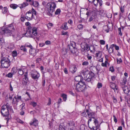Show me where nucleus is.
Returning <instances> with one entry per match:
<instances>
[{"mask_svg": "<svg viewBox=\"0 0 130 130\" xmlns=\"http://www.w3.org/2000/svg\"><path fill=\"white\" fill-rule=\"evenodd\" d=\"M81 73L84 75V80L88 83H87V85L90 87V86L92 85L93 82V78L94 76V73L93 72H90L86 69L82 70Z\"/></svg>", "mask_w": 130, "mask_h": 130, "instance_id": "obj_1", "label": "nucleus"}, {"mask_svg": "<svg viewBox=\"0 0 130 130\" xmlns=\"http://www.w3.org/2000/svg\"><path fill=\"white\" fill-rule=\"evenodd\" d=\"M56 5L55 2H49L46 5L45 9L47 10V14L49 16H52V13L54 11Z\"/></svg>", "mask_w": 130, "mask_h": 130, "instance_id": "obj_2", "label": "nucleus"}, {"mask_svg": "<svg viewBox=\"0 0 130 130\" xmlns=\"http://www.w3.org/2000/svg\"><path fill=\"white\" fill-rule=\"evenodd\" d=\"M9 56L7 55L5 57L2 56L1 58L0 62L1 66L3 68H8L10 65V61L9 58Z\"/></svg>", "mask_w": 130, "mask_h": 130, "instance_id": "obj_3", "label": "nucleus"}, {"mask_svg": "<svg viewBox=\"0 0 130 130\" xmlns=\"http://www.w3.org/2000/svg\"><path fill=\"white\" fill-rule=\"evenodd\" d=\"M11 109V107L8 103L3 105L1 110V115L3 117H7L9 115V109Z\"/></svg>", "mask_w": 130, "mask_h": 130, "instance_id": "obj_4", "label": "nucleus"}, {"mask_svg": "<svg viewBox=\"0 0 130 130\" xmlns=\"http://www.w3.org/2000/svg\"><path fill=\"white\" fill-rule=\"evenodd\" d=\"M14 29L13 25L10 24L7 27L2 29V33L4 34H6L8 36H11L12 32Z\"/></svg>", "mask_w": 130, "mask_h": 130, "instance_id": "obj_5", "label": "nucleus"}, {"mask_svg": "<svg viewBox=\"0 0 130 130\" xmlns=\"http://www.w3.org/2000/svg\"><path fill=\"white\" fill-rule=\"evenodd\" d=\"M82 115L84 117H88L89 119L88 120V125L89 122L91 121L92 119H93L94 118V113L89 111V110L87 109L86 111H84L82 113Z\"/></svg>", "mask_w": 130, "mask_h": 130, "instance_id": "obj_6", "label": "nucleus"}, {"mask_svg": "<svg viewBox=\"0 0 130 130\" xmlns=\"http://www.w3.org/2000/svg\"><path fill=\"white\" fill-rule=\"evenodd\" d=\"M36 15L37 12L33 8H32L31 10H30L27 11L25 14L26 19L28 21L31 20L34 18V15Z\"/></svg>", "mask_w": 130, "mask_h": 130, "instance_id": "obj_7", "label": "nucleus"}, {"mask_svg": "<svg viewBox=\"0 0 130 130\" xmlns=\"http://www.w3.org/2000/svg\"><path fill=\"white\" fill-rule=\"evenodd\" d=\"M86 85L82 82L78 83L76 86V90L78 92H83L86 88Z\"/></svg>", "mask_w": 130, "mask_h": 130, "instance_id": "obj_8", "label": "nucleus"}, {"mask_svg": "<svg viewBox=\"0 0 130 130\" xmlns=\"http://www.w3.org/2000/svg\"><path fill=\"white\" fill-rule=\"evenodd\" d=\"M30 74L32 79L36 81H37L40 76L39 73L35 70H31Z\"/></svg>", "mask_w": 130, "mask_h": 130, "instance_id": "obj_9", "label": "nucleus"}, {"mask_svg": "<svg viewBox=\"0 0 130 130\" xmlns=\"http://www.w3.org/2000/svg\"><path fill=\"white\" fill-rule=\"evenodd\" d=\"M29 29H31L29 31V36L30 37L34 38V36H36L37 34V29L35 27H32L29 26L28 27Z\"/></svg>", "mask_w": 130, "mask_h": 130, "instance_id": "obj_10", "label": "nucleus"}, {"mask_svg": "<svg viewBox=\"0 0 130 130\" xmlns=\"http://www.w3.org/2000/svg\"><path fill=\"white\" fill-rule=\"evenodd\" d=\"M67 126L68 130H74L76 127L75 123L73 120L69 121L67 123Z\"/></svg>", "mask_w": 130, "mask_h": 130, "instance_id": "obj_11", "label": "nucleus"}, {"mask_svg": "<svg viewBox=\"0 0 130 130\" xmlns=\"http://www.w3.org/2000/svg\"><path fill=\"white\" fill-rule=\"evenodd\" d=\"M68 47L70 51L72 53H74L76 51V46L74 43H70V44L69 45Z\"/></svg>", "mask_w": 130, "mask_h": 130, "instance_id": "obj_12", "label": "nucleus"}, {"mask_svg": "<svg viewBox=\"0 0 130 130\" xmlns=\"http://www.w3.org/2000/svg\"><path fill=\"white\" fill-rule=\"evenodd\" d=\"M38 121L35 118H34L32 121L30 122L29 123L30 125H32L35 126H37L38 124Z\"/></svg>", "mask_w": 130, "mask_h": 130, "instance_id": "obj_13", "label": "nucleus"}, {"mask_svg": "<svg viewBox=\"0 0 130 130\" xmlns=\"http://www.w3.org/2000/svg\"><path fill=\"white\" fill-rule=\"evenodd\" d=\"M21 96H18L17 97L16 96L14 97L13 98L12 103L13 104H15L18 103L19 100H21Z\"/></svg>", "mask_w": 130, "mask_h": 130, "instance_id": "obj_14", "label": "nucleus"}, {"mask_svg": "<svg viewBox=\"0 0 130 130\" xmlns=\"http://www.w3.org/2000/svg\"><path fill=\"white\" fill-rule=\"evenodd\" d=\"M99 3L100 6L102 5L103 2L101 0H93L92 4H93L95 6L97 7Z\"/></svg>", "mask_w": 130, "mask_h": 130, "instance_id": "obj_15", "label": "nucleus"}, {"mask_svg": "<svg viewBox=\"0 0 130 130\" xmlns=\"http://www.w3.org/2000/svg\"><path fill=\"white\" fill-rule=\"evenodd\" d=\"M27 68H24L23 67H21L19 68L18 70V72L19 74L21 75H22L26 71Z\"/></svg>", "mask_w": 130, "mask_h": 130, "instance_id": "obj_16", "label": "nucleus"}, {"mask_svg": "<svg viewBox=\"0 0 130 130\" xmlns=\"http://www.w3.org/2000/svg\"><path fill=\"white\" fill-rule=\"evenodd\" d=\"M75 80L76 81L78 82H82V80H83V77L81 75H79L78 76H76L74 78Z\"/></svg>", "mask_w": 130, "mask_h": 130, "instance_id": "obj_17", "label": "nucleus"}, {"mask_svg": "<svg viewBox=\"0 0 130 130\" xmlns=\"http://www.w3.org/2000/svg\"><path fill=\"white\" fill-rule=\"evenodd\" d=\"M121 87L124 93L126 94H128L129 92L130 91V90L128 89V87L126 86H122Z\"/></svg>", "mask_w": 130, "mask_h": 130, "instance_id": "obj_18", "label": "nucleus"}, {"mask_svg": "<svg viewBox=\"0 0 130 130\" xmlns=\"http://www.w3.org/2000/svg\"><path fill=\"white\" fill-rule=\"evenodd\" d=\"M77 70V68L74 65L71 66L69 68L70 71L73 73H75Z\"/></svg>", "mask_w": 130, "mask_h": 130, "instance_id": "obj_19", "label": "nucleus"}, {"mask_svg": "<svg viewBox=\"0 0 130 130\" xmlns=\"http://www.w3.org/2000/svg\"><path fill=\"white\" fill-rule=\"evenodd\" d=\"M110 87L115 91V90H117L118 87L117 86L116 84L112 82H110Z\"/></svg>", "mask_w": 130, "mask_h": 130, "instance_id": "obj_20", "label": "nucleus"}, {"mask_svg": "<svg viewBox=\"0 0 130 130\" xmlns=\"http://www.w3.org/2000/svg\"><path fill=\"white\" fill-rule=\"evenodd\" d=\"M29 53L32 56H35L37 53V50L36 49L33 48L32 47L29 50Z\"/></svg>", "mask_w": 130, "mask_h": 130, "instance_id": "obj_21", "label": "nucleus"}, {"mask_svg": "<svg viewBox=\"0 0 130 130\" xmlns=\"http://www.w3.org/2000/svg\"><path fill=\"white\" fill-rule=\"evenodd\" d=\"M90 69L91 72H93L94 73V72H96L98 70L97 68L94 66H91L90 67Z\"/></svg>", "mask_w": 130, "mask_h": 130, "instance_id": "obj_22", "label": "nucleus"}, {"mask_svg": "<svg viewBox=\"0 0 130 130\" xmlns=\"http://www.w3.org/2000/svg\"><path fill=\"white\" fill-rule=\"evenodd\" d=\"M0 9L2 10V13L4 14L6 13L8 10V9L7 7H4L3 8L2 5L0 6Z\"/></svg>", "mask_w": 130, "mask_h": 130, "instance_id": "obj_23", "label": "nucleus"}, {"mask_svg": "<svg viewBox=\"0 0 130 130\" xmlns=\"http://www.w3.org/2000/svg\"><path fill=\"white\" fill-rule=\"evenodd\" d=\"M61 29L64 30H67L68 29V27L67 26V23L65 22L61 26Z\"/></svg>", "mask_w": 130, "mask_h": 130, "instance_id": "obj_24", "label": "nucleus"}, {"mask_svg": "<svg viewBox=\"0 0 130 130\" xmlns=\"http://www.w3.org/2000/svg\"><path fill=\"white\" fill-rule=\"evenodd\" d=\"M81 47L82 48V51H83L84 52L85 50L89 51L90 50V47L88 44H85L83 48L82 47V46H81Z\"/></svg>", "mask_w": 130, "mask_h": 130, "instance_id": "obj_25", "label": "nucleus"}, {"mask_svg": "<svg viewBox=\"0 0 130 130\" xmlns=\"http://www.w3.org/2000/svg\"><path fill=\"white\" fill-rule=\"evenodd\" d=\"M30 4L33 6L35 7H37L39 5V4L38 2L36 1H34L32 0V2L30 3Z\"/></svg>", "mask_w": 130, "mask_h": 130, "instance_id": "obj_26", "label": "nucleus"}, {"mask_svg": "<svg viewBox=\"0 0 130 130\" xmlns=\"http://www.w3.org/2000/svg\"><path fill=\"white\" fill-rule=\"evenodd\" d=\"M28 4L26 2H23L22 4L19 5V7L21 9H22L28 6Z\"/></svg>", "mask_w": 130, "mask_h": 130, "instance_id": "obj_27", "label": "nucleus"}, {"mask_svg": "<svg viewBox=\"0 0 130 130\" xmlns=\"http://www.w3.org/2000/svg\"><path fill=\"white\" fill-rule=\"evenodd\" d=\"M25 108L24 106H23L22 108L20 109V115L21 116L24 115L25 113Z\"/></svg>", "mask_w": 130, "mask_h": 130, "instance_id": "obj_28", "label": "nucleus"}, {"mask_svg": "<svg viewBox=\"0 0 130 130\" xmlns=\"http://www.w3.org/2000/svg\"><path fill=\"white\" fill-rule=\"evenodd\" d=\"M5 42H4V39L3 37L0 38V46L1 48H2L4 45Z\"/></svg>", "mask_w": 130, "mask_h": 130, "instance_id": "obj_29", "label": "nucleus"}, {"mask_svg": "<svg viewBox=\"0 0 130 130\" xmlns=\"http://www.w3.org/2000/svg\"><path fill=\"white\" fill-rule=\"evenodd\" d=\"M114 45H113L111 44L110 46L109 47V48L108 49V52L109 54H111L112 53L113 51V47Z\"/></svg>", "mask_w": 130, "mask_h": 130, "instance_id": "obj_30", "label": "nucleus"}, {"mask_svg": "<svg viewBox=\"0 0 130 130\" xmlns=\"http://www.w3.org/2000/svg\"><path fill=\"white\" fill-rule=\"evenodd\" d=\"M28 80V78L24 77L23 79L22 84L24 85H26L27 83V81Z\"/></svg>", "mask_w": 130, "mask_h": 130, "instance_id": "obj_31", "label": "nucleus"}, {"mask_svg": "<svg viewBox=\"0 0 130 130\" xmlns=\"http://www.w3.org/2000/svg\"><path fill=\"white\" fill-rule=\"evenodd\" d=\"M10 7L13 9H15L17 8L18 5L15 4H12L10 5Z\"/></svg>", "mask_w": 130, "mask_h": 130, "instance_id": "obj_32", "label": "nucleus"}, {"mask_svg": "<svg viewBox=\"0 0 130 130\" xmlns=\"http://www.w3.org/2000/svg\"><path fill=\"white\" fill-rule=\"evenodd\" d=\"M82 9L84 10H83V11H87L86 14L87 15V17H88L90 15L91 13V12L88 11V8H83Z\"/></svg>", "mask_w": 130, "mask_h": 130, "instance_id": "obj_33", "label": "nucleus"}, {"mask_svg": "<svg viewBox=\"0 0 130 130\" xmlns=\"http://www.w3.org/2000/svg\"><path fill=\"white\" fill-rule=\"evenodd\" d=\"M61 12V10L60 8L57 9L55 12V14L56 15H59Z\"/></svg>", "mask_w": 130, "mask_h": 130, "instance_id": "obj_34", "label": "nucleus"}, {"mask_svg": "<svg viewBox=\"0 0 130 130\" xmlns=\"http://www.w3.org/2000/svg\"><path fill=\"white\" fill-rule=\"evenodd\" d=\"M127 82V79L126 78L124 77L123 78V79L122 80V86H124L125 84H126V82Z\"/></svg>", "mask_w": 130, "mask_h": 130, "instance_id": "obj_35", "label": "nucleus"}, {"mask_svg": "<svg viewBox=\"0 0 130 130\" xmlns=\"http://www.w3.org/2000/svg\"><path fill=\"white\" fill-rule=\"evenodd\" d=\"M61 96L62 97L63 101H66L67 98V95L66 94L63 93L62 94Z\"/></svg>", "mask_w": 130, "mask_h": 130, "instance_id": "obj_36", "label": "nucleus"}, {"mask_svg": "<svg viewBox=\"0 0 130 130\" xmlns=\"http://www.w3.org/2000/svg\"><path fill=\"white\" fill-rule=\"evenodd\" d=\"M53 24L51 23H48L47 25L46 26L48 28V29H50L51 28V27L53 26Z\"/></svg>", "mask_w": 130, "mask_h": 130, "instance_id": "obj_37", "label": "nucleus"}, {"mask_svg": "<svg viewBox=\"0 0 130 130\" xmlns=\"http://www.w3.org/2000/svg\"><path fill=\"white\" fill-rule=\"evenodd\" d=\"M12 55L13 57H16L17 55V52L16 51H13L12 52Z\"/></svg>", "mask_w": 130, "mask_h": 130, "instance_id": "obj_38", "label": "nucleus"}, {"mask_svg": "<svg viewBox=\"0 0 130 130\" xmlns=\"http://www.w3.org/2000/svg\"><path fill=\"white\" fill-rule=\"evenodd\" d=\"M94 121V124L95 125H96L97 124H98L99 122L97 119L96 118H95L94 117V119H92Z\"/></svg>", "mask_w": 130, "mask_h": 130, "instance_id": "obj_39", "label": "nucleus"}, {"mask_svg": "<svg viewBox=\"0 0 130 130\" xmlns=\"http://www.w3.org/2000/svg\"><path fill=\"white\" fill-rule=\"evenodd\" d=\"M16 120L18 122L20 123L21 124H23L24 123V122L22 121L19 118H17L16 119Z\"/></svg>", "mask_w": 130, "mask_h": 130, "instance_id": "obj_40", "label": "nucleus"}, {"mask_svg": "<svg viewBox=\"0 0 130 130\" xmlns=\"http://www.w3.org/2000/svg\"><path fill=\"white\" fill-rule=\"evenodd\" d=\"M59 62H57L55 65V69L57 70L59 66Z\"/></svg>", "mask_w": 130, "mask_h": 130, "instance_id": "obj_41", "label": "nucleus"}, {"mask_svg": "<svg viewBox=\"0 0 130 130\" xmlns=\"http://www.w3.org/2000/svg\"><path fill=\"white\" fill-rule=\"evenodd\" d=\"M108 63L107 61H105L104 63H102L101 64V66L102 67H107V63Z\"/></svg>", "mask_w": 130, "mask_h": 130, "instance_id": "obj_42", "label": "nucleus"}, {"mask_svg": "<svg viewBox=\"0 0 130 130\" xmlns=\"http://www.w3.org/2000/svg\"><path fill=\"white\" fill-rule=\"evenodd\" d=\"M20 49L24 52H26L27 51L26 48L23 45L21 46L20 47Z\"/></svg>", "mask_w": 130, "mask_h": 130, "instance_id": "obj_43", "label": "nucleus"}, {"mask_svg": "<svg viewBox=\"0 0 130 130\" xmlns=\"http://www.w3.org/2000/svg\"><path fill=\"white\" fill-rule=\"evenodd\" d=\"M30 105H32L33 107H35L37 105V103L34 102H31Z\"/></svg>", "mask_w": 130, "mask_h": 130, "instance_id": "obj_44", "label": "nucleus"}, {"mask_svg": "<svg viewBox=\"0 0 130 130\" xmlns=\"http://www.w3.org/2000/svg\"><path fill=\"white\" fill-rule=\"evenodd\" d=\"M66 126L64 125V124L63 123H61L59 125V127L62 128V129H66Z\"/></svg>", "mask_w": 130, "mask_h": 130, "instance_id": "obj_45", "label": "nucleus"}, {"mask_svg": "<svg viewBox=\"0 0 130 130\" xmlns=\"http://www.w3.org/2000/svg\"><path fill=\"white\" fill-rule=\"evenodd\" d=\"M13 74V73H9L8 74L6 75V76L8 77L11 78L12 77Z\"/></svg>", "mask_w": 130, "mask_h": 130, "instance_id": "obj_46", "label": "nucleus"}, {"mask_svg": "<svg viewBox=\"0 0 130 130\" xmlns=\"http://www.w3.org/2000/svg\"><path fill=\"white\" fill-rule=\"evenodd\" d=\"M77 27L79 30H81L83 28V25L82 24H80L78 25Z\"/></svg>", "mask_w": 130, "mask_h": 130, "instance_id": "obj_47", "label": "nucleus"}, {"mask_svg": "<svg viewBox=\"0 0 130 130\" xmlns=\"http://www.w3.org/2000/svg\"><path fill=\"white\" fill-rule=\"evenodd\" d=\"M25 46L26 47H29L30 49L32 47L31 45L30 44H29L28 43H26V44H25Z\"/></svg>", "mask_w": 130, "mask_h": 130, "instance_id": "obj_48", "label": "nucleus"}, {"mask_svg": "<svg viewBox=\"0 0 130 130\" xmlns=\"http://www.w3.org/2000/svg\"><path fill=\"white\" fill-rule=\"evenodd\" d=\"M102 86V84L100 83H98L97 85V87L98 88H101Z\"/></svg>", "mask_w": 130, "mask_h": 130, "instance_id": "obj_49", "label": "nucleus"}, {"mask_svg": "<svg viewBox=\"0 0 130 130\" xmlns=\"http://www.w3.org/2000/svg\"><path fill=\"white\" fill-rule=\"evenodd\" d=\"M100 44L101 45H104L105 43V41L103 40H100L99 41Z\"/></svg>", "mask_w": 130, "mask_h": 130, "instance_id": "obj_50", "label": "nucleus"}, {"mask_svg": "<svg viewBox=\"0 0 130 130\" xmlns=\"http://www.w3.org/2000/svg\"><path fill=\"white\" fill-rule=\"evenodd\" d=\"M109 71L112 73L115 70L113 66H112L110 67Z\"/></svg>", "mask_w": 130, "mask_h": 130, "instance_id": "obj_51", "label": "nucleus"}, {"mask_svg": "<svg viewBox=\"0 0 130 130\" xmlns=\"http://www.w3.org/2000/svg\"><path fill=\"white\" fill-rule=\"evenodd\" d=\"M112 45H113L114 46V47L115 50H118L119 49V47L117 45H116L115 44H112Z\"/></svg>", "mask_w": 130, "mask_h": 130, "instance_id": "obj_52", "label": "nucleus"}, {"mask_svg": "<svg viewBox=\"0 0 130 130\" xmlns=\"http://www.w3.org/2000/svg\"><path fill=\"white\" fill-rule=\"evenodd\" d=\"M89 62L88 61H85L83 62L82 65L83 66H87L89 64Z\"/></svg>", "mask_w": 130, "mask_h": 130, "instance_id": "obj_53", "label": "nucleus"}, {"mask_svg": "<svg viewBox=\"0 0 130 130\" xmlns=\"http://www.w3.org/2000/svg\"><path fill=\"white\" fill-rule=\"evenodd\" d=\"M26 19V16L25 17L22 16V15H21V20L22 22H24L25 21Z\"/></svg>", "mask_w": 130, "mask_h": 130, "instance_id": "obj_54", "label": "nucleus"}, {"mask_svg": "<svg viewBox=\"0 0 130 130\" xmlns=\"http://www.w3.org/2000/svg\"><path fill=\"white\" fill-rule=\"evenodd\" d=\"M122 62V60L121 58H120L119 59H117V63L118 64H119Z\"/></svg>", "mask_w": 130, "mask_h": 130, "instance_id": "obj_55", "label": "nucleus"}, {"mask_svg": "<svg viewBox=\"0 0 130 130\" xmlns=\"http://www.w3.org/2000/svg\"><path fill=\"white\" fill-rule=\"evenodd\" d=\"M118 30L119 31V34L120 36H121L122 35V33L121 31V28L120 27L119 28H118Z\"/></svg>", "mask_w": 130, "mask_h": 130, "instance_id": "obj_56", "label": "nucleus"}, {"mask_svg": "<svg viewBox=\"0 0 130 130\" xmlns=\"http://www.w3.org/2000/svg\"><path fill=\"white\" fill-rule=\"evenodd\" d=\"M45 44L47 45H50L51 44V42L49 40H47L45 42Z\"/></svg>", "mask_w": 130, "mask_h": 130, "instance_id": "obj_57", "label": "nucleus"}, {"mask_svg": "<svg viewBox=\"0 0 130 130\" xmlns=\"http://www.w3.org/2000/svg\"><path fill=\"white\" fill-rule=\"evenodd\" d=\"M62 34H61L62 35H68V32H65L64 31H62L61 32Z\"/></svg>", "mask_w": 130, "mask_h": 130, "instance_id": "obj_58", "label": "nucleus"}, {"mask_svg": "<svg viewBox=\"0 0 130 130\" xmlns=\"http://www.w3.org/2000/svg\"><path fill=\"white\" fill-rule=\"evenodd\" d=\"M113 120L116 123H117V118L115 115H113Z\"/></svg>", "mask_w": 130, "mask_h": 130, "instance_id": "obj_59", "label": "nucleus"}, {"mask_svg": "<svg viewBox=\"0 0 130 130\" xmlns=\"http://www.w3.org/2000/svg\"><path fill=\"white\" fill-rule=\"evenodd\" d=\"M59 125H56L54 126V129L55 130H58L59 129Z\"/></svg>", "mask_w": 130, "mask_h": 130, "instance_id": "obj_60", "label": "nucleus"}, {"mask_svg": "<svg viewBox=\"0 0 130 130\" xmlns=\"http://www.w3.org/2000/svg\"><path fill=\"white\" fill-rule=\"evenodd\" d=\"M68 23L70 25H72L73 23V21L71 19H70L68 21Z\"/></svg>", "mask_w": 130, "mask_h": 130, "instance_id": "obj_61", "label": "nucleus"}, {"mask_svg": "<svg viewBox=\"0 0 130 130\" xmlns=\"http://www.w3.org/2000/svg\"><path fill=\"white\" fill-rule=\"evenodd\" d=\"M120 10L121 12L122 13L124 12V8L123 7L121 6L120 7Z\"/></svg>", "mask_w": 130, "mask_h": 130, "instance_id": "obj_62", "label": "nucleus"}, {"mask_svg": "<svg viewBox=\"0 0 130 130\" xmlns=\"http://www.w3.org/2000/svg\"><path fill=\"white\" fill-rule=\"evenodd\" d=\"M25 74L24 75V77H26V78H28L27 77V73H28V71H27V69L26 71H25Z\"/></svg>", "mask_w": 130, "mask_h": 130, "instance_id": "obj_63", "label": "nucleus"}, {"mask_svg": "<svg viewBox=\"0 0 130 130\" xmlns=\"http://www.w3.org/2000/svg\"><path fill=\"white\" fill-rule=\"evenodd\" d=\"M11 71L13 73H15L17 71V70L15 68L13 67L12 68Z\"/></svg>", "mask_w": 130, "mask_h": 130, "instance_id": "obj_64", "label": "nucleus"}]
</instances>
